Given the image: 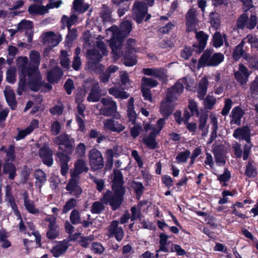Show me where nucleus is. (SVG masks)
Masks as SVG:
<instances>
[{"instance_id":"1","label":"nucleus","mask_w":258,"mask_h":258,"mask_svg":"<svg viewBox=\"0 0 258 258\" xmlns=\"http://www.w3.org/2000/svg\"><path fill=\"white\" fill-rule=\"evenodd\" d=\"M28 59L26 56H20L16 59V65L19 76V86L17 93L21 95L28 85L30 88L34 91H38L41 87L45 90H50L49 84H42V78L39 70L37 67L30 66L27 68Z\"/></svg>"},{"instance_id":"2","label":"nucleus","mask_w":258,"mask_h":258,"mask_svg":"<svg viewBox=\"0 0 258 258\" xmlns=\"http://www.w3.org/2000/svg\"><path fill=\"white\" fill-rule=\"evenodd\" d=\"M194 80L189 77L180 79L174 86L168 90L166 97L161 104L160 112L165 116L167 117L173 111L174 107V102L177 96L180 94L183 90V85L187 89H191L194 84Z\"/></svg>"},{"instance_id":"3","label":"nucleus","mask_w":258,"mask_h":258,"mask_svg":"<svg viewBox=\"0 0 258 258\" xmlns=\"http://www.w3.org/2000/svg\"><path fill=\"white\" fill-rule=\"evenodd\" d=\"M132 29L131 22L128 21H124L121 23L119 30L116 26H112L106 30L107 35L111 37L110 46L112 49L114 59H117L123 55L121 50L122 39L130 33Z\"/></svg>"},{"instance_id":"4","label":"nucleus","mask_w":258,"mask_h":258,"mask_svg":"<svg viewBox=\"0 0 258 258\" xmlns=\"http://www.w3.org/2000/svg\"><path fill=\"white\" fill-rule=\"evenodd\" d=\"M122 175L119 170H114L112 184V189L114 192L112 195L111 192L107 190L104 194L102 200L105 203H109L112 209H117L122 204V196L124 189L122 186Z\"/></svg>"},{"instance_id":"5","label":"nucleus","mask_w":258,"mask_h":258,"mask_svg":"<svg viewBox=\"0 0 258 258\" xmlns=\"http://www.w3.org/2000/svg\"><path fill=\"white\" fill-rule=\"evenodd\" d=\"M88 167L86 161L83 159L78 160L75 163V169L71 172V179L67 186V189L70 194L75 196H78L82 192V189L78 184V175L83 172H87Z\"/></svg>"},{"instance_id":"6","label":"nucleus","mask_w":258,"mask_h":258,"mask_svg":"<svg viewBox=\"0 0 258 258\" xmlns=\"http://www.w3.org/2000/svg\"><path fill=\"white\" fill-rule=\"evenodd\" d=\"M165 123V118H160L157 122L156 125H153L150 123H146L144 128L146 132L151 131L150 135L144 139V142L147 146L151 148L156 147L155 137L158 135Z\"/></svg>"},{"instance_id":"7","label":"nucleus","mask_w":258,"mask_h":258,"mask_svg":"<svg viewBox=\"0 0 258 258\" xmlns=\"http://www.w3.org/2000/svg\"><path fill=\"white\" fill-rule=\"evenodd\" d=\"M127 116L131 135L134 138H136L140 134L142 131V126L140 123H136L137 114L134 110L133 98H130L128 101Z\"/></svg>"},{"instance_id":"8","label":"nucleus","mask_w":258,"mask_h":258,"mask_svg":"<svg viewBox=\"0 0 258 258\" xmlns=\"http://www.w3.org/2000/svg\"><path fill=\"white\" fill-rule=\"evenodd\" d=\"M224 55L221 53H215L209 50H206L202 55L199 62V68L202 66H216L218 65L224 59Z\"/></svg>"},{"instance_id":"9","label":"nucleus","mask_w":258,"mask_h":258,"mask_svg":"<svg viewBox=\"0 0 258 258\" xmlns=\"http://www.w3.org/2000/svg\"><path fill=\"white\" fill-rule=\"evenodd\" d=\"M62 4V1L59 0H51L46 6L37 5L36 4L31 5L28 8V12L30 14L44 15L47 13L48 10L52 8H57Z\"/></svg>"},{"instance_id":"10","label":"nucleus","mask_w":258,"mask_h":258,"mask_svg":"<svg viewBox=\"0 0 258 258\" xmlns=\"http://www.w3.org/2000/svg\"><path fill=\"white\" fill-rule=\"evenodd\" d=\"M101 102L104 106V107L101 109V113L106 116H112L117 119L120 118L121 115L117 112L116 104L111 98H103Z\"/></svg>"},{"instance_id":"11","label":"nucleus","mask_w":258,"mask_h":258,"mask_svg":"<svg viewBox=\"0 0 258 258\" xmlns=\"http://www.w3.org/2000/svg\"><path fill=\"white\" fill-rule=\"evenodd\" d=\"M97 49L89 50L88 51L87 55L90 59L89 63L90 67L94 69L93 64L99 61L101 58V52L103 55H106L107 51L106 49L104 44L102 42H98L97 46Z\"/></svg>"},{"instance_id":"12","label":"nucleus","mask_w":258,"mask_h":258,"mask_svg":"<svg viewBox=\"0 0 258 258\" xmlns=\"http://www.w3.org/2000/svg\"><path fill=\"white\" fill-rule=\"evenodd\" d=\"M89 162L91 169L97 170L103 168L104 161L100 151L96 149H91L89 152Z\"/></svg>"},{"instance_id":"13","label":"nucleus","mask_w":258,"mask_h":258,"mask_svg":"<svg viewBox=\"0 0 258 258\" xmlns=\"http://www.w3.org/2000/svg\"><path fill=\"white\" fill-rule=\"evenodd\" d=\"M147 7L143 3H135L133 8V16L138 23H141L145 17V21L151 18V15L147 14Z\"/></svg>"},{"instance_id":"14","label":"nucleus","mask_w":258,"mask_h":258,"mask_svg":"<svg viewBox=\"0 0 258 258\" xmlns=\"http://www.w3.org/2000/svg\"><path fill=\"white\" fill-rule=\"evenodd\" d=\"M54 143L58 147V151L57 153L59 162L61 164V172L62 175L64 174V136L61 135L53 139Z\"/></svg>"},{"instance_id":"15","label":"nucleus","mask_w":258,"mask_h":258,"mask_svg":"<svg viewBox=\"0 0 258 258\" xmlns=\"http://www.w3.org/2000/svg\"><path fill=\"white\" fill-rule=\"evenodd\" d=\"M257 23L256 17L255 15H251L249 18L246 14H243L238 18L237 22V26L239 28L246 27L252 29L255 27Z\"/></svg>"},{"instance_id":"16","label":"nucleus","mask_w":258,"mask_h":258,"mask_svg":"<svg viewBox=\"0 0 258 258\" xmlns=\"http://www.w3.org/2000/svg\"><path fill=\"white\" fill-rule=\"evenodd\" d=\"M103 125L105 131L113 132L120 133L125 128L124 124L113 119H107L103 120Z\"/></svg>"},{"instance_id":"17","label":"nucleus","mask_w":258,"mask_h":258,"mask_svg":"<svg viewBox=\"0 0 258 258\" xmlns=\"http://www.w3.org/2000/svg\"><path fill=\"white\" fill-rule=\"evenodd\" d=\"M198 24V20L197 18L196 10L191 8L186 14V26L187 31H192L196 29Z\"/></svg>"},{"instance_id":"18","label":"nucleus","mask_w":258,"mask_h":258,"mask_svg":"<svg viewBox=\"0 0 258 258\" xmlns=\"http://www.w3.org/2000/svg\"><path fill=\"white\" fill-rule=\"evenodd\" d=\"M250 75V72L248 69L242 64L239 65L238 71L234 73V77L241 85H244L248 81V77Z\"/></svg>"},{"instance_id":"19","label":"nucleus","mask_w":258,"mask_h":258,"mask_svg":"<svg viewBox=\"0 0 258 258\" xmlns=\"http://www.w3.org/2000/svg\"><path fill=\"white\" fill-rule=\"evenodd\" d=\"M43 42L49 47L56 46L61 41V37L57 33L52 32H48L43 34Z\"/></svg>"},{"instance_id":"20","label":"nucleus","mask_w":258,"mask_h":258,"mask_svg":"<svg viewBox=\"0 0 258 258\" xmlns=\"http://www.w3.org/2000/svg\"><path fill=\"white\" fill-rule=\"evenodd\" d=\"M45 220L49 222V229L47 232V237L50 239L56 237L58 234L59 227L55 224V218L53 216H48Z\"/></svg>"},{"instance_id":"21","label":"nucleus","mask_w":258,"mask_h":258,"mask_svg":"<svg viewBox=\"0 0 258 258\" xmlns=\"http://www.w3.org/2000/svg\"><path fill=\"white\" fill-rule=\"evenodd\" d=\"M28 228L30 231H28V236H31V235L34 238L37 244L40 246L41 236L39 233L35 230V227L33 223H27V226H24L23 224L22 221H20L19 229L21 231H23Z\"/></svg>"},{"instance_id":"22","label":"nucleus","mask_w":258,"mask_h":258,"mask_svg":"<svg viewBox=\"0 0 258 258\" xmlns=\"http://www.w3.org/2000/svg\"><path fill=\"white\" fill-rule=\"evenodd\" d=\"M50 63L52 66H54L55 64L54 60H51ZM62 74V71L59 68L54 66V69L50 70L47 74V80L51 83L57 82Z\"/></svg>"},{"instance_id":"23","label":"nucleus","mask_w":258,"mask_h":258,"mask_svg":"<svg viewBox=\"0 0 258 258\" xmlns=\"http://www.w3.org/2000/svg\"><path fill=\"white\" fill-rule=\"evenodd\" d=\"M40 157L44 164L48 166H51L53 164L52 151L47 147H43L40 150Z\"/></svg>"},{"instance_id":"24","label":"nucleus","mask_w":258,"mask_h":258,"mask_svg":"<svg viewBox=\"0 0 258 258\" xmlns=\"http://www.w3.org/2000/svg\"><path fill=\"white\" fill-rule=\"evenodd\" d=\"M117 221H112L109 227V231L112 235H113L117 240L120 241L123 237L124 234L123 230L121 227L118 226Z\"/></svg>"},{"instance_id":"25","label":"nucleus","mask_w":258,"mask_h":258,"mask_svg":"<svg viewBox=\"0 0 258 258\" xmlns=\"http://www.w3.org/2000/svg\"><path fill=\"white\" fill-rule=\"evenodd\" d=\"M4 93L8 105L12 109H15L16 107V100L14 91L11 87L6 86Z\"/></svg>"},{"instance_id":"26","label":"nucleus","mask_w":258,"mask_h":258,"mask_svg":"<svg viewBox=\"0 0 258 258\" xmlns=\"http://www.w3.org/2000/svg\"><path fill=\"white\" fill-rule=\"evenodd\" d=\"M143 72L146 75L154 77L163 80L166 77V71L164 69L146 68L143 70Z\"/></svg>"},{"instance_id":"27","label":"nucleus","mask_w":258,"mask_h":258,"mask_svg":"<svg viewBox=\"0 0 258 258\" xmlns=\"http://www.w3.org/2000/svg\"><path fill=\"white\" fill-rule=\"evenodd\" d=\"M249 130L247 127L239 128L235 130L233 133V137L239 140H244L247 143L250 141Z\"/></svg>"},{"instance_id":"28","label":"nucleus","mask_w":258,"mask_h":258,"mask_svg":"<svg viewBox=\"0 0 258 258\" xmlns=\"http://www.w3.org/2000/svg\"><path fill=\"white\" fill-rule=\"evenodd\" d=\"M38 120L36 119L33 120L31 121L30 125L28 127L19 132L18 135L16 137L17 140L23 139L27 135L30 134L35 128L38 127Z\"/></svg>"},{"instance_id":"29","label":"nucleus","mask_w":258,"mask_h":258,"mask_svg":"<svg viewBox=\"0 0 258 258\" xmlns=\"http://www.w3.org/2000/svg\"><path fill=\"white\" fill-rule=\"evenodd\" d=\"M244 45V41H242L235 48L233 53V57L235 60H238L241 56L246 60H249V56L244 53L243 49Z\"/></svg>"},{"instance_id":"30","label":"nucleus","mask_w":258,"mask_h":258,"mask_svg":"<svg viewBox=\"0 0 258 258\" xmlns=\"http://www.w3.org/2000/svg\"><path fill=\"white\" fill-rule=\"evenodd\" d=\"M243 115V110L239 107H236L233 109L231 113L232 119L231 122L236 124H239L240 120Z\"/></svg>"},{"instance_id":"31","label":"nucleus","mask_w":258,"mask_h":258,"mask_svg":"<svg viewBox=\"0 0 258 258\" xmlns=\"http://www.w3.org/2000/svg\"><path fill=\"white\" fill-rule=\"evenodd\" d=\"M34 175L36 178L35 185L39 188H41L46 181V175L42 170L40 169L36 170Z\"/></svg>"},{"instance_id":"32","label":"nucleus","mask_w":258,"mask_h":258,"mask_svg":"<svg viewBox=\"0 0 258 258\" xmlns=\"http://www.w3.org/2000/svg\"><path fill=\"white\" fill-rule=\"evenodd\" d=\"M99 84L98 83L95 84L88 97V100L90 102H97L99 100L100 96L99 92Z\"/></svg>"},{"instance_id":"33","label":"nucleus","mask_w":258,"mask_h":258,"mask_svg":"<svg viewBox=\"0 0 258 258\" xmlns=\"http://www.w3.org/2000/svg\"><path fill=\"white\" fill-rule=\"evenodd\" d=\"M208 85V81L207 79L206 78H203L200 82L199 87L198 89V95L200 99H203L205 97L207 93Z\"/></svg>"},{"instance_id":"34","label":"nucleus","mask_w":258,"mask_h":258,"mask_svg":"<svg viewBox=\"0 0 258 258\" xmlns=\"http://www.w3.org/2000/svg\"><path fill=\"white\" fill-rule=\"evenodd\" d=\"M4 172L8 174L9 178L14 179L16 175V169L15 165L11 163H8L4 164L3 167Z\"/></svg>"},{"instance_id":"35","label":"nucleus","mask_w":258,"mask_h":258,"mask_svg":"<svg viewBox=\"0 0 258 258\" xmlns=\"http://www.w3.org/2000/svg\"><path fill=\"white\" fill-rule=\"evenodd\" d=\"M122 151L121 147L120 146L114 147L112 149L107 150L106 152V158L112 163V159L114 157L119 156Z\"/></svg>"},{"instance_id":"36","label":"nucleus","mask_w":258,"mask_h":258,"mask_svg":"<svg viewBox=\"0 0 258 258\" xmlns=\"http://www.w3.org/2000/svg\"><path fill=\"white\" fill-rule=\"evenodd\" d=\"M196 37L199 43V47L201 51L206 46L207 41L208 39V36L203 31L196 32Z\"/></svg>"},{"instance_id":"37","label":"nucleus","mask_w":258,"mask_h":258,"mask_svg":"<svg viewBox=\"0 0 258 258\" xmlns=\"http://www.w3.org/2000/svg\"><path fill=\"white\" fill-rule=\"evenodd\" d=\"M29 57L30 59V65L32 67H37L39 70V66L40 62V54L35 51L31 52Z\"/></svg>"},{"instance_id":"38","label":"nucleus","mask_w":258,"mask_h":258,"mask_svg":"<svg viewBox=\"0 0 258 258\" xmlns=\"http://www.w3.org/2000/svg\"><path fill=\"white\" fill-rule=\"evenodd\" d=\"M85 110V107L82 104H79L78 106V115L77 116V121L79 125L80 130L84 131L85 129V124L81 116L83 117V112Z\"/></svg>"},{"instance_id":"39","label":"nucleus","mask_w":258,"mask_h":258,"mask_svg":"<svg viewBox=\"0 0 258 258\" xmlns=\"http://www.w3.org/2000/svg\"><path fill=\"white\" fill-rule=\"evenodd\" d=\"M75 10L79 13H84L89 8V5L83 0H75L73 3Z\"/></svg>"},{"instance_id":"40","label":"nucleus","mask_w":258,"mask_h":258,"mask_svg":"<svg viewBox=\"0 0 258 258\" xmlns=\"http://www.w3.org/2000/svg\"><path fill=\"white\" fill-rule=\"evenodd\" d=\"M16 69L14 67H10L6 72V80L11 84H14L16 81Z\"/></svg>"},{"instance_id":"41","label":"nucleus","mask_w":258,"mask_h":258,"mask_svg":"<svg viewBox=\"0 0 258 258\" xmlns=\"http://www.w3.org/2000/svg\"><path fill=\"white\" fill-rule=\"evenodd\" d=\"M24 206L26 210L31 214L39 213V211L35 208L33 201L28 199L27 197H24Z\"/></svg>"},{"instance_id":"42","label":"nucleus","mask_w":258,"mask_h":258,"mask_svg":"<svg viewBox=\"0 0 258 258\" xmlns=\"http://www.w3.org/2000/svg\"><path fill=\"white\" fill-rule=\"evenodd\" d=\"M32 28V23L29 21L23 20L18 25V30L21 32L28 33L29 31H31Z\"/></svg>"},{"instance_id":"43","label":"nucleus","mask_w":258,"mask_h":258,"mask_svg":"<svg viewBox=\"0 0 258 258\" xmlns=\"http://www.w3.org/2000/svg\"><path fill=\"white\" fill-rule=\"evenodd\" d=\"M109 93L117 98L126 99L129 96L126 92L120 91L115 88H110L109 90Z\"/></svg>"},{"instance_id":"44","label":"nucleus","mask_w":258,"mask_h":258,"mask_svg":"<svg viewBox=\"0 0 258 258\" xmlns=\"http://www.w3.org/2000/svg\"><path fill=\"white\" fill-rule=\"evenodd\" d=\"M103 203L105 204H109V203H105L101 199V201H97L93 203L91 211L93 213L98 214L101 212L104 209Z\"/></svg>"},{"instance_id":"45","label":"nucleus","mask_w":258,"mask_h":258,"mask_svg":"<svg viewBox=\"0 0 258 258\" xmlns=\"http://www.w3.org/2000/svg\"><path fill=\"white\" fill-rule=\"evenodd\" d=\"M123 57V63L127 67H132L137 62L135 56H130V53L127 52L124 54Z\"/></svg>"},{"instance_id":"46","label":"nucleus","mask_w":258,"mask_h":258,"mask_svg":"<svg viewBox=\"0 0 258 258\" xmlns=\"http://www.w3.org/2000/svg\"><path fill=\"white\" fill-rule=\"evenodd\" d=\"M64 250V244L63 242H59L51 250V252L55 257H58L61 255Z\"/></svg>"},{"instance_id":"47","label":"nucleus","mask_w":258,"mask_h":258,"mask_svg":"<svg viewBox=\"0 0 258 258\" xmlns=\"http://www.w3.org/2000/svg\"><path fill=\"white\" fill-rule=\"evenodd\" d=\"M66 153L71 154L75 147V141L74 140L66 135Z\"/></svg>"},{"instance_id":"48","label":"nucleus","mask_w":258,"mask_h":258,"mask_svg":"<svg viewBox=\"0 0 258 258\" xmlns=\"http://www.w3.org/2000/svg\"><path fill=\"white\" fill-rule=\"evenodd\" d=\"M158 85L157 82L151 78L143 77L141 81L142 87L148 88V87L153 88Z\"/></svg>"},{"instance_id":"49","label":"nucleus","mask_w":258,"mask_h":258,"mask_svg":"<svg viewBox=\"0 0 258 258\" xmlns=\"http://www.w3.org/2000/svg\"><path fill=\"white\" fill-rule=\"evenodd\" d=\"M168 236L164 233L160 234V249L159 250L167 252L168 251L167 247V241Z\"/></svg>"},{"instance_id":"50","label":"nucleus","mask_w":258,"mask_h":258,"mask_svg":"<svg viewBox=\"0 0 258 258\" xmlns=\"http://www.w3.org/2000/svg\"><path fill=\"white\" fill-rule=\"evenodd\" d=\"M210 23L213 27L217 28L220 24V16L215 12H212L210 14Z\"/></svg>"},{"instance_id":"51","label":"nucleus","mask_w":258,"mask_h":258,"mask_svg":"<svg viewBox=\"0 0 258 258\" xmlns=\"http://www.w3.org/2000/svg\"><path fill=\"white\" fill-rule=\"evenodd\" d=\"M207 117L206 115H202L200 117L199 127L202 130L203 134H207L208 132V127L207 125Z\"/></svg>"},{"instance_id":"52","label":"nucleus","mask_w":258,"mask_h":258,"mask_svg":"<svg viewBox=\"0 0 258 258\" xmlns=\"http://www.w3.org/2000/svg\"><path fill=\"white\" fill-rule=\"evenodd\" d=\"M213 45L216 47H219L223 44V38L221 33L217 32L213 35Z\"/></svg>"},{"instance_id":"53","label":"nucleus","mask_w":258,"mask_h":258,"mask_svg":"<svg viewBox=\"0 0 258 258\" xmlns=\"http://www.w3.org/2000/svg\"><path fill=\"white\" fill-rule=\"evenodd\" d=\"M211 123L212 125V133L211 134V137L213 139H215L217 136V130L218 128V122L217 119L215 116L212 115L210 116Z\"/></svg>"},{"instance_id":"54","label":"nucleus","mask_w":258,"mask_h":258,"mask_svg":"<svg viewBox=\"0 0 258 258\" xmlns=\"http://www.w3.org/2000/svg\"><path fill=\"white\" fill-rule=\"evenodd\" d=\"M132 186L135 189L138 195H141L143 191L144 186L143 184L140 182L133 181L132 183Z\"/></svg>"},{"instance_id":"55","label":"nucleus","mask_w":258,"mask_h":258,"mask_svg":"<svg viewBox=\"0 0 258 258\" xmlns=\"http://www.w3.org/2000/svg\"><path fill=\"white\" fill-rule=\"evenodd\" d=\"M94 240V236L90 235L87 237H81L80 240V244L83 247H86L89 243Z\"/></svg>"},{"instance_id":"56","label":"nucleus","mask_w":258,"mask_h":258,"mask_svg":"<svg viewBox=\"0 0 258 258\" xmlns=\"http://www.w3.org/2000/svg\"><path fill=\"white\" fill-rule=\"evenodd\" d=\"M188 108L191 112V115L197 114L199 115V110L197 107V104L196 102L193 100H190L189 102Z\"/></svg>"},{"instance_id":"57","label":"nucleus","mask_w":258,"mask_h":258,"mask_svg":"<svg viewBox=\"0 0 258 258\" xmlns=\"http://www.w3.org/2000/svg\"><path fill=\"white\" fill-rule=\"evenodd\" d=\"M189 155L190 152L188 151H186L179 154L176 157V159L178 162H185L186 161Z\"/></svg>"},{"instance_id":"58","label":"nucleus","mask_w":258,"mask_h":258,"mask_svg":"<svg viewBox=\"0 0 258 258\" xmlns=\"http://www.w3.org/2000/svg\"><path fill=\"white\" fill-rule=\"evenodd\" d=\"M136 41L133 39H129L126 42V52L130 53L135 51Z\"/></svg>"},{"instance_id":"59","label":"nucleus","mask_w":258,"mask_h":258,"mask_svg":"<svg viewBox=\"0 0 258 258\" xmlns=\"http://www.w3.org/2000/svg\"><path fill=\"white\" fill-rule=\"evenodd\" d=\"M70 219L73 224H77L80 222L79 213L78 211L74 210L72 212Z\"/></svg>"},{"instance_id":"60","label":"nucleus","mask_w":258,"mask_h":258,"mask_svg":"<svg viewBox=\"0 0 258 258\" xmlns=\"http://www.w3.org/2000/svg\"><path fill=\"white\" fill-rule=\"evenodd\" d=\"M245 174L249 177H254L256 174L255 168L251 164H249L245 170Z\"/></svg>"},{"instance_id":"61","label":"nucleus","mask_w":258,"mask_h":258,"mask_svg":"<svg viewBox=\"0 0 258 258\" xmlns=\"http://www.w3.org/2000/svg\"><path fill=\"white\" fill-rule=\"evenodd\" d=\"M215 161L218 165L224 166L225 164V160L223 155L219 153H215Z\"/></svg>"},{"instance_id":"62","label":"nucleus","mask_w":258,"mask_h":258,"mask_svg":"<svg viewBox=\"0 0 258 258\" xmlns=\"http://www.w3.org/2000/svg\"><path fill=\"white\" fill-rule=\"evenodd\" d=\"M232 106V101L230 99H227L225 101V105L224 108H223L222 110V114L223 115H226L228 114V113L229 112V110H230Z\"/></svg>"},{"instance_id":"63","label":"nucleus","mask_w":258,"mask_h":258,"mask_svg":"<svg viewBox=\"0 0 258 258\" xmlns=\"http://www.w3.org/2000/svg\"><path fill=\"white\" fill-rule=\"evenodd\" d=\"M216 99L213 96H208L205 101V105L206 108L211 109L215 103Z\"/></svg>"},{"instance_id":"64","label":"nucleus","mask_w":258,"mask_h":258,"mask_svg":"<svg viewBox=\"0 0 258 258\" xmlns=\"http://www.w3.org/2000/svg\"><path fill=\"white\" fill-rule=\"evenodd\" d=\"M252 94H258V77H256L250 86Z\"/></svg>"}]
</instances>
